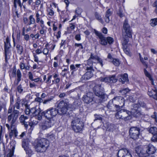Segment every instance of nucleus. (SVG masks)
Returning <instances> with one entry per match:
<instances>
[{"instance_id": "72a5a7b5", "label": "nucleus", "mask_w": 157, "mask_h": 157, "mask_svg": "<svg viewBox=\"0 0 157 157\" xmlns=\"http://www.w3.org/2000/svg\"><path fill=\"white\" fill-rule=\"evenodd\" d=\"M42 13V11L41 10H38L36 13V22L38 23L40 20V16H41Z\"/></svg>"}, {"instance_id": "a878e982", "label": "nucleus", "mask_w": 157, "mask_h": 157, "mask_svg": "<svg viewBox=\"0 0 157 157\" xmlns=\"http://www.w3.org/2000/svg\"><path fill=\"white\" fill-rule=\"evenodd\" d=\"M92 71H88L83 76V78L85 80H88L92 77L93 75Z\"/></svg>"}, {"instance_id": "f3484780", "label": "nucleus", "mask_w": 157, "mask_h": 157, "mask_svg": "<svg viewBox=\"0 0 157 157\" xmlns=\"http://www.w3.org/2000/svg\"><path fill=\"white\" fill-rule=\"evenodd\" d=\"M114 102L116 104L124 106V105L125 100L121 96H117L113 98Z\"/></svg>"}, {"instance_id": "412c9836", "label": "nucleus", "mask_w": 157, "mask_h": 157, "mask_svg": "<svg viewBox=\"0 0 157 157\" xmlns=\"http://www.w3.org/2000/svg\"><path fill=\"white\" fill-rule=\"evenodd\" d=\"M81 104L80 100L79 99H76L73 103L72 105L69 104V107H70L71 110L77 108Z\"/></svg>"}, {"instance_id": "423d86ee", "label": "nucleus", "mask_w": 157, "mask_h": 157, "mask_svg": "<svg viewBox=\"0 0 157 157\" xmlns=\"http://www.w3.org/2000/svg\"><path fill=\"white\" fill-rule=\"evenodd\" d=\"M137 104H134L133 105L134 108H132L131 111H128V115L131 114L134 117L139 118L140 117L142 118L144 117V115L141 113L140 111L138 109L137 107Z\"/></svg>"}, {"instance_id": "1a4fd4ad", "label": "nucleus", "mask_w": 157, "mask_h": 157, "mask_svg": "<svg viewBox=\"0 0 157 157\" xmlns=\"http://www.w3.org/2000/svg\"><path fill=\"white\" fill-rule=\"evenodd\" d=\"M19 114L17 113L16 111L14 112H13L11 114H10L8 116V121L10 122V126L12 128L13 126V124L16 122Z\"/></svg>"}, {"instance_id": "2eb2a0df", "label": "nucleus", "mask_w": 157, "mask_h": 157, "mask_svg": "<svg viewBox=\"0 0 157 157\" xmlns=\"http://www.w3.org/2000/svg\"><path fill=\"white\" fill-rule=\"evenodd\" d=\"M117 79L115 78V75H113L110 77H106L104 78H101L100 80L101 82H105L110 83H115L117 81Z\"/></svg>"}, {"instance_id": "6e6d98bb", "label": "nucleus", "mask_w": 157, "mask_h": 157, "mask_svg": "<svg viewBox=\"0 0 157 157\" xmlns=\"http://www.w3.org/2000/svg\"><path fill=\"white\" fill-rule=\"evenodd\" d=\"M82 12V10L80 8H78L75 10V13L78 15H80Z\"/></svg>"}, {"instance_id": "69168bd1", "label": "nucleus", "mask_w": 157, "mask_h": 157, "mask_svg": "<svg viewBox=\"0 0 157 157\" xmlns=\"http://www.w3.org/2000/svg\"><path fill=\"white\" fill-rule=\"evenodd\" d=\"M97 61L98 62V63H100V64L101 66H102L103 65V64L102 63V59H100V58H99V57H98V58H97Z\"/></svg>"}, {"instance_id": "8fccbe9b", "label": "nucleus", "mask_w": 157, "mask_h": 157, "mask_svg": "<svg viewBox=\"0 0 157 157\" xmlns=\"http://www.w3.org/2000/svg\"><path fill=\"white\" fill-rule=\"evenodd\" d=\"M111 62L115 66H118L120 63L119 60L116 59H113Z\"/></svg>"}, {"instance_id": "bf43d9fd", "label": "nucleus", "mask_w": 157, "mask_h": 157, "mask_svg": "<svg viewBox=\"0 0 157 157\" xmlns=\"http://www.w3.org/2000/svg\"><path fill=\"white\" fill-rule=\"evenodd\" d=\"M139 56L140 59V61L142 62V63L144 65H146L145 63V62L143 60V59L141 57V55L140 53H139Z\"/></svg>"}, {"instance_id": "5701e85b", "label": "nucleus", "mask_w": 157, "mask_h": 157, "mask_svg": "<svg viewBox=\"0 0 157 157\" xmlns=\"http://www.w3.org/2000/svg\"><path fill=\"white\" fill-rule=\"evenodd\" d=\"M135 151L139 157H143L145 155V153L144 151V148L143 149L140 147H136L135 149Z\"/></svg>"}, {"instance_id": "9d476101", "label": "nucleus", "mask_w": 157, "mask_h": 157, "mask_svg": "<svg viewBox=\"0 0 157 157\" xmlns=\"http://www.w3.org/2000/svg\"><path fill=\"white\" fill-rule=\"evenodd\" d=\"M93 94L91 92H88L82 97V100L86 104H89L93 101Z\"/></svg>"}, {"instance_id": "7ed1b4c3", "label": "nucleus", "mask_w": 157, "mask_h": 157, "mask_svg": "<svg viewBox=\"0 0 157 157\" xmlns=\"http://www.w3.org/2000/svg\"><path fill=\"white\" fill-rule=\"evenodd\" d=\"M48 145V141L46 139L42 138L35 146V149L37 152H43L45 151Z\"/></svg>"}, {"instance_id": "f03ea898", "label": "nucleus", "mask_w": 157, "mask_h": 157, "mask_svg": "<svg viewBox=\"0 0 157 157\" xmlns=\"http://www.w3.org/2000/svg\"><path fill=\"white\" fill-rule=\"evenodd\" d=\"M93 90L95 95L99 98L101 101H104L107 99L108 96L105 93L104 88L101 85L95 86Z\"/></svg>"}, {"instance_id": "b1692460", "label": "nucleus", "mask_w": 157, "mask_h": 157, "mask_svg": "<svg viewBox=\"0 0 157 157\" xmlns=\"http://www.w3.org/2000/svg\"><path fill=\"white\" fill-rule=\"evenodd\" d=\"M112 13L110 11V9H109L106 11L104 17L105 21L106 23H109L110 21L109 17L112 15Z\"/></svg>"}, {"instance_id": "3c124183", "label": "nucleus", "mask_w": 157, "mask_h": 157, "mask_svg": "<svg viewBox=\"0 0 157 157\" xmlns=\"http://www.w3.org/2000/svg\"><path fill=\"white\" fill-rule=\"evenodd\" d=\"M129 90L127 88L123 89L120 90V92L123 94H125L129 91Z\"/></svg>"}, {"instance_id": "f8f14e48", "label": "nucleus", "mask_w": 157, "mask_h": 157, "mask_svg": "<svg viewBox=\"0 0 157 157\" xmlns=\"http://www.w3.org/2000/svg\"><path fill=\"white\" fill-rule=\"evenodd\" d=\"M94 33L98 36L100 39L99 41V43L102 45H106L107 44L106 38L104 37L102 34L96 30H94Z\"/></svg>"}, {"instance_id": "09e8293b", "label": "nucleus", "mask_w": 157, "mask_h": 157, "mask_svg": "<svg viewBox=\"0 0 157 157\" xmlns=\"http://www.w3.org/2000/svg\"><path fill=\"white\" fill-rule=\"evenodd\" d=\"M106 40L107 43H108L109 44H112L114 41L113 38L109 36L106 37Z\"/></svg>"}, {"instance_id": "49530a36", "label": "nucleus", "mask_w": 157, "mask_h": 157, "mask_svg": "<svg viewBox=\"0 0 157 157\" xmlns=\"http://www.w3.org/2000/svg\"><path fill=\"white\" fill-rule=\"evenodd\" d=\"M128 47L126 46V47H122L123 48V51L124 53L127 55L129 56L130 55V51L129 49L128 48Z\"/></svg>"}, {"instance_id": "c9c22d12", "label": "nucleus", "mask_w": 157, "mask_h": 157, "mask_svg": "<svg viewBox=\"0 0 157 157\" xmlns=\"http://www.w3.org/2000/svg\"><path fill=\"white\" fill-rule=\"evenodd\" d=\"M19 66L20 69L21 70H23L24 69H25L26 70H29V66L28 65L26 66L25 64L22 62H21L20 63Z\"/></svg>"}, {"instance_id": "a211bd4d", "label": "nucleus", "mask_w": 157, "mask_h": 157, "mask_svg": "<svg viewBox=\"0 0 157 157\" xmlns=\"http://www.w3.org/2000/svg\"><path fill=\"white\" fill-rule=\"evenodd\" d=\"M147 94L149 96L157 100V90L155 88H149Z\"/></svg>"}, {"instance_id": "0e129e2a", "label": "nucleus", "mask_w": 157, "mask_h": 157, "mask_svg": "<svg viewBox=\"0 0 157 157\" xmlns=\"http://www.w3.org/2000/svg\"><path fill=\"white\" fill-rule=\"evenodd\" d=\"M29 78L32 81H33V75L32 73L31 72H29L28 73Z\"/></svg>"}, {"instance_id": "680f3d73", "label": "nucleus", "mask_w": 157, "mask_h": 157, "mask_svg": "<svg viewBox=\"0 0 157 157\" xmlns=\"http://www.w3.org/2000/svg\"><path fill=\"white\" fill-rule=\"evenodd\" d=\"M35 100L36 101L40 103L43 102V99L40 98H37L35 99Z\"/></svg>"}, {"instance_id": "f257e3e1", "label": "nucleus", "mask_w": 157, "mask_h": 157, "mask_svg": "<svg viewBox=\"0 0 157 157\" xmlns=\"http://www.w3.org/2000/svg\"><path fill=\"white\" fill-rule=\"evenodd\" d=\"M57 112L56 109L54 108L49 109L45 111L44 117L47 120L45 121L44 123L49 128L52 126L55 123V121L53 118L57 114Z\"/></svg>"}, {"instance_id": "cd10ccee", "label": "nucleus", "mask_w": 157, "mask_h": 157, "mask_svg": "<svg viewBox=\"0 0 157 157\" xmlns=\"http://www.w3.org/2000/svg\"><path fill=\"white\" fill-rule=\"evenodd\" d=\"M40 112V109L39 108H37L36 107L32 108L30 109V112L33 116L36 115Z\"/></svg>"}, {"instance_id": "a19ab883", "label": "nucleus", "mask_w": 157, "mask_h": 157, "mask_svg": "<svg viewBox=\"0 0 157 157\" xmlns=\"http://www.w3.org/2000/svg\"><path fill=\"white\" fill-rule=\"evenodd\" d=\"M114 101H113V98L111 100H110L107 105V107L108 109H112V108L114 106L113 104Z\"/></svg>"}, {"instance_id": "6e6552de", "label": "nucleus", "mask_w": 157, "mask_h": 157, "mask_svg": "<svg viewBox=\"0 0 157 157\" xmlns=\"http://www.w3.org/2000/svg\"><path fill=\"white\" fill-rule=\"evenodd\" d=\"M128 111L121 109L117 112L116 114L115 117L117 119H122L126 120L129 119V116H125L128 115Z\"/></svg>"}, {"instance_id": "7c9ffc66", "label": "nucleus", "mask_w": 157, "mask_h": 157, "mask_svg": "<svg viewBox=\"0 0 157 157\" xmlns=\"http://www.w3.org/2000/svg\"><path fill=\"white\" fill-rule=\"evenodd\" d=\"M16 75L17 77V82L16 83V85H17L19 83V82L21 80V74L19 69H18L17 71Z\"/></svg>"}, {"instance_id": "2f4dec72", "label": "nucleus", "mask_w": 157, "mask_h": 157, "mask_svg": "<svg viewBox=\"0 0 157 157\" xmlns=\"http://www.w3.org/2000/svg\"><path fill=\"white\" fill-rule=\"evenodd\" d=\"M5 61L6 64L8 63V61L10 59V52H5Z\"/></svg>"}, {"instance_id": "79ce46f5", "label": "nucleus", "mask_w": 157, "mask_h": 157, "mask_svg": "<svg viewBox=\"0 0 157 157\" xmlns=\"http://www.w3.org/2000/svg\"><path fill=\"white\" fill-rule=\"evenodd\" d=\"M16 69L15 66H14L13 68V71L11 74L10 75V77H14L16 76Z\"/></svg>"}, {"instance_id": "c756f323", "label": "nucleus", "mask_w": 157, "mask_h": 157, "mask_svg": "<svg viewBox=\"0 0 157 157\" xmlns=\"http://www.w3.org/2000/svg\"><path fill=\"white\" fill-rule=\"evenodd\" d=\"M22 147L24 149L29 147V140L28 139H24L22 142Z\"/></svg>"}, {"instance_id": "de8ad7c7", "label": "nucleus", "mask_w": 157, "mask_h": 157, "mask_svg": "<svg viewBox=\"0 0 157 157\" xmlns=\"http://www.w3.org/2000/svg\"><path fill=\"white\" fill-rule=\"evenodd\" d=\"M13 155V151L12 150H10L6 155L4 157H12Z\"/></svg>"}, {"instance_id": "393cba45", "label": "nucleus", "mask_w": 157, "mask_h": 157, "mask_svg": "<svg viewBox=\"0 0 157 157\" xmlns=\"http://www.w3.org/2000/svg\"><path fill=\"white\" fill-rule=\"evenodd\" d=\"M5 52H10L9 49L10 47V40L8 37L6 38V41L4 42Z\"/></svg>"}, {"instance_id": "20e7f679", "label": "nucleus", "mask_w": 157, "mask_h": 157, "mask_svg": "<svg viewBox=\"0 0 157 157\" xmlns=\"http://www.w3.org/2000/svg\"><path fill=\"white\" fill-rule=\"evenodd\" d=\"M69 104L63 101L59 102L57 107L58 109H56L57 112V114L58 113L60 115L66 114L68 110H71L70 107H69Z\"/></svg>"}, {"instance_id": "9b49d317", "label": "nucleus", "mask_w": 157, "mask_h": 157, "mask_svg": "<svg viewBox=\"0 0 157 157\" xmlns=\"http://www.w3.org/2000/svg\"><path fill=\"white\" fill-rule=\"evenodd\" d=\"M118 157H132L129 151L126 148L120 149L117 153Z\"/></svg>"}, {"instance_id": "0eeeda50", "label": "nucleus", "mask_w": 157, "mask_h": 157, "mask_svg": "<svg viewBox=\"0 0 157 157\" xmlns=\"http://www.w3.org/2000/svg\"><path fill=\"white\" fill-rule=\"evenodd\" d=\"M123 33H124V35H128L129 36H132V31L126 20L124 21L123 23Z\"/></svg>"}, {"instance_id": "13d9d810", "label": "nucleus", "mask_w": 157, "mask_h": 157, "mask_svg": "<svg viewBox=\"0 0 157 157\" xmlns=\"http://www.w3.org/2000/svg\"><path fill=\"white\" fill-rule=\"evenodd\" d=\"M151 117L154 118L155 122L157 123V114L155 112L154 113V114L151 115Z\"/></svg>"}, {"instance_id": "37998d69", "label": "nucleus", "mask_w": 157, "mask_h": 157, "mask_svg": "<svg viewBox=\"0 0 157 157\" xmlns=\"http://www.w3.org/2000/svg\"><path fill=\"white\" fill-rule=\"evenodd\" d=\"M29 25H30L31 24H34L35 22V20L32 15L30 16L29 17Z\"/></svg>"}, {"instance_id": "aec40b11", "label": "nucleus", "mask_w": 157, "mask_h": 157, "mask_svg": "<svg viewBox=\"0 0 157 157\" xmlns=\"http://www.w3.org/2000/svg\"><path fill=\"white\" fill-rule=\"evenodd\" d=\"M118 78H119V81L121 82L123 84L125 82L128 81V75L127 74H124L123 75H118Z\"/></svg>"}, {"instance_id": "603ef678", "label": "nucleus", "mask_w": 157, "mask_h": 157, "mask_svg": "<svg viewBox=\"0 0 157 157\" xmlns=\"http://www.w3.org/2000/svg\"><path fill=\"white\" fill-rule=\"evenodd\" d=\"M144 73L145 75L147 77H148L150 80H151L152 79L151 76L149 73L148 72L146 71V70L145 69H144Z\"/></svg>"}, {"instance_id": "774afa93", "label": "nucleus", "mask_w": 157, "mask_h": 157, "mask_svg": "<svg viewBox=\"0 0 157 157\" xmlns=\"http://www.w3.org/2000/svg\"><path fill=\"white\" fill-rule=\"evenodd\" d=\"M70 69L71 70L74 71H76L77 69V68H76L75 66L73 64L71 65L70 66Z\"/></svg>"}, {"instance_id": "c85d7f7f", "label": "nucleus", "mask_w": 157, "mask_h": 157, "mask_svg": "<svg viewBox=\"0 0 157 157\" xmlns=\"http://www.w3.org/2000/svg\"><path fill=\"white\" fill-rule=\"evenodd\" d=\"M83 124H81L77 125L75 127L72 128L73 130L76 132L77 133L81 131L83 127Z\"/></svg>"}, {"instance_id": "c03bdc74", "label": "nucleus", "mask_w": 157, "mask_h": 157, "mask_svg": "<svg viewBox=\"0 0 157 157\" xmlns=\"http://www.w3.org/2000/svg\"><path fill=\"white\" fill-rule=\"evenodd\" d=\"M17 90L18 92L20 94H21L23 92H25L23 91V89L21 84H20L17 87Z\"/></svg>"}, {"instance_id": "e433bc0d", "label": "nucleus", "mask_w": 157, "mask_h": 157, "mask_svg": "<svg viewBox=\"0 0 157 157\" xmlns=\"http://www.w3.org/2000/svg\"><path fill=\"white\" fill-rule=\"evenodd\" d=\"M95 16L96 18L101 24H103L104 22L102 19L101 16L97 12L95 13Z\"/></svg>"}, {"instance_id": "4d7b16f0", "label": "nucleus", "mask_w": 157, "mask_h": 157, "mask_svg": "<svg viewBox=\"0 0 157 157\" xmlns=\"http://www.w3.org/2000/svg\"><path fill=\"white\" fill-rule=\"evenodd\" d=\"M95 119L94 121L97 120H101L102 119L101 116L100 115H95Z\"/></svg>"}, {"instance_id": "864d4df0", "label": "nucleus", "mask_w": 157, "mask_h": 157, "mask_svg": "<svg viewBox=\"0 0 157 157\" xmlns=\"http://www.w3.org/2000/svg\"><path fill=\"white\" fill-rule=\"evenodd\" d=\"M25 106L26 108L25 111V113L27 115H29L31 113V112H30V109L28 108V105H25Z\"/></svg>"}, {"instance_id": "4be33fe9", "label": "nucleus", "mask_w": 157, "mask_h": 157, "mask_svg": "<svg viewBox=\"0 0 157 157\" xmlns=\"http://www.w3.org/2000/svg\"><path fill=\"white\" fill-rule=\"evenodd\" d=\"M83 124L80 121V119L78 118H75L72 121L71 126L72 128L75 127L77 125L81 124Z\"/></svg>"}, {"instance_id": "39448f33", "label": "nucleus", "mask_w": 157, "mask_h": 157, "mask_svg": "<svg viewBox=\"0 0 157 157\" xmlns=\"http://www.w3.org/2000/svg\"><path fill=\"white\" fill-rule=\"evenodd\" d=\"M140 129L136 127L131 128L129 129V135L130 137L133 139L136 140L139 138Z\"/></svg>"}, {"instance_id": "f704fd0d", "label": "nucleus", "mask_w": 157, "mask_h": 157, "mask_svg": "<svg viewBox=\"0 0 157 157\" xmlns=\"http://www.w3.org/2000/svg\"><path fill=\"white\" fill-rule=\"evenodd\" d=\"M28 119L27 116H25L24 115H22L19 118V120L21 123L22 124L26 122V121Z\"/></svg>"}, {"instance_id": "dca6fc26", "label": "nucleus", "mask_w": 157, "mask_h": 157, "mask_svg": "<svg viewBox=\"0 0 157 157\" xmlns=\"http://www.w3.org/2000/svg\"><path fill=\"white\" fill-rule=\"evenodd\" d=\"M93 61L91 60H88L86 61H85L84 63L83 64V66L84 68L87 71H94L93 68Z\"/></svg>"}, {"instance_id": "58836bf2", "label": "nucleus", "mask_w": 157, "mask_h": 157, "mask_svg": "<svg viewBox=\"0 0 157 157\" xmlns=\"http://www.w3.org/2000/svg\"><path fill=\"white\" fill-rule=\"evenodd\" d=\"M16 48L17 53L21 55L23 52V47L20 46L19 44H17L16 46Z\"/></svg>"}, {"instance_id": "052dcab7", "label": "nucleus", "mask_w": 157, "mask_h": 157, "mask_svg": "<svg viewBox=\"0 0 157 157\" xmlns=\"http://www.w3.org/2000/svg\"><path fill=\"white\" fill-rule=\"evenodd\" d=\"M118 15L121 17H123L124 16L123 13L121 10H119L118 12L117 13Z\"/></svg>"}, {"instance_id": "ea45409f", "label": "nucleus", "mask_w": 157, "mask_h": 157, "mask_svg": "<svg viewBox=\"0 0 157 157\" xmlns=\"http://www.w3.org/2000/svg\"><path fill=\"white\" fill-rule=\"evenodd\" d=\"M150 24L152 26H155L157 25V18H154L151 20Z\"/></svg>"}, {"instance_id": "a18cd8bd", "label": "nucleus", "mask_w": 157, "mask_h": 157, "mask_svg": "<svg viewBox=\"0 0 157 157\" xmlns=\"http://www.w3.org/2000/svg\"><path fill=\"white\" fill-rule=\"evenodd\" d=\"M24 150L25 151L26 153L28 154L29 156L31 155L32 154L33 151L29 147L25 149Z\"/></svg>"}, {"instance_id": "bb28decb", "label": "nucleus", "mask_w": 157, "mask_h": 157, "mask_svg": "<svg viewBox=\"0 0 157 157\" xmlns=\"http://www.w3.org/2000/svg\"><path fill=\"white\" fill-rule=\"evenodd\" d=\"M149 132L152 134L154 136H157V128L156 127H151L148 128Z\"/></svg>"}, {"instance_id": "4468645a", "label": "nucleus", "mask_w": 157, "mask_h": 157, "mask_svg": "<svg viewBox=\"0 0 157 157\" xmlns=\"http://www.w3.org/2000/svg\"><path fill=\"white\" fill-rule=\"evenodd\" d=\"M25 101L24 99L20 100L18 98L16 102L13 106V112H14L15 111H16L17 113L19 114V111L17 109H20V105L21 103L23 105L24 104H25Z\"/></svg>"}, {"instance_id": "ddd939ff", "label": "nucleus", "mask_w": 157, "mask_h": 157, "mask_svg": "<svg viewBox=\"0 0 157 157\" xmlns=\"http://www.w3.org/2000/svg\"><path fill=\"white\" fill-rule=\"evenodd\" d=\"M144 151L145 154L149 155L153 154L156 151L155 147L152 144H149L146 147L144 148Z\"/></svg>"}, {"instance_id": "6ab92c4d", "label": "nucleus", "mask_w": 157, "mask_h": 157, "mask_svg": "<svg viewBox=\"0 0 157 157\" xmlns=\"http://www.w3.org/2000/svg\"><path fill=\"white\" fill-rule=\"evenodd\" d=\"M132 36H129L128 35H124L123 34V40L122 41V47H128L129 44L128 43L129 40V38L131 37Z\"/></svg>"}, {"instance_id": "5fc2aeb1", "label": "nucleus", "mask_w": 157, "mask_h": 157, "mask_svg": "<svg viewBox=\"0 0 157 157\" xmlns=\"http://www.w3.org/2000/svg\"><path fill=\"white\" fill-rule=\"evenodd\" d=\"M123 106L120 105L119 104H116L115 105V107L116 109V110L117 111L118 110L123 108Z\"/></svg>"}, {"instance_id": "473e14b6", "label": "nucleus", "mask_w": 157, "mask_h": 157, "mask_svg": "<svg viewBox=\"0 0 157 157\" xmlns=\"http://www.w3.org/2000/svg\"><path fill=\"white\" fill-rule=\"evenodd\" d=\"M47 139L50 141H53L55 139V136L53 133H50L47 135Z\"/></svg>"}, {"instance_id": "4c0bfd02", "label": "nucleus", "mask_w": 157, "mask_h": 157, "mask_svg": "<svg viewBox=\"0 0 157 157\" xmlns=\"http://www.w3.org/2000/svg\"><path fill=\"white\" fill-rule=\"evenodd\" d=\"M45 111H43L42 113H41V111L40 113L37 114L36 115H35L36 116V118L38 120H41L42 119V116H44V112Z\"/></svg>"}, {"instance_id": "e2e57ef3", "label": "nucleus", "mask_w": 157, "mask_h": 157, "mask_svg": "<svg viewBox=\"0 0 157 157\" xmlns=\"http://www.w3.org/2000/svg\"><path fill=\"white\" fill-rule=\"evenodd\" d=\"M48 52V49L47 48H44L43 51V53L44 55H47Z\"/></svg>"}, {"instance_id": "338daca9", "label": "nucleus", "mask_w": 157, "mask_h": 157, "mask_svg": "<svg viewBox=\"0 0 157 157\" xmlns=\"http://www.w3.org/2000/svg\"><path fill=\"white\" fill-rule=\"evenodd\" d=\"M33 57L34 59V61L37 62L38 61V58L37 56L34 53H33Z\"/></svg>"}]
</instances>
